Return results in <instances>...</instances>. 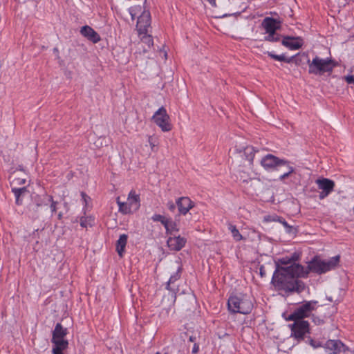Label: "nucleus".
<instances>
[{"label":"nucleus","instance_id":"obj_3","mask_svg":"<svg viewBox=\"0 0 354 354\" xmlns=\"http://www.w3.org/2000/svg\"><path fill=\"white\" fill-rule=\"evenodd\" d=\"M306 58L308 64V73L313 75H323L324 73H331L336 66L335 62L329 58L322 59L315 56L312 61L307 55H303Z\"/></svg>","mask_w":354,"mask_h":354},{"label":"nucleus","instance_id":"obj_38","mask_svg":"<svg viewBox=\"0 0 354 354\" xmlns=\"http://www.w3.org/2000/svg\"><path fill=\"white\" fill-rule=\"evenodd\" d=\"M308 339L306 342H309V344L313 347V348H317L318 346H319V344L317 343L316 342H315L312 338H310V337H307Z\"/></svg>","mask_w":354,"mask_h":354},{"label":"nucleus","instance_id":"obj_23","mask_svg":"<svg viewBox=\"0 0 354 354\" xmlns=\"http://www.w3.org/2000/svg\"><path fill=\"white\" fill-rule=\"evenodd\" d=\"M181 267H178L177 269V271L170 277L167 286L166 288L169 290H174V289L171 287V285L173 284L176 281L178 280L180 278L181 275Z\"/></svg>","mask_w":354,"mask_h":354},{"label":"nucleus","instance_id":"obj_50","mask_svg":"<svg viewBox=\"0 0 354 354\" xmlns=\"http://www.w3.org/2000/svg\"><path fill=\"white\" fill-rule=\"evenodd\" d=\"M64 205V207L68 209V203L66 202H65Z\"/></svg>","mask_w":354,"mask_h":354},{"label":"nucleus","instance_id":"obj_52","mask_svg":"<svg viewBox=\"0 0 354 354\" xmlns=\"http://www.w3.org/2000/svg\"><path fill=\"white\" fill-rule=\"evenodd\" d=\"M156 354H160L159 352L156 353Z\"/></svg>","mask_w":354,"mask_h":354},{"label":"nucleus","instance_id":"obj_33","mask_svg":"<svg viewBox=\"0 0 354 354\" xmlns=\"http://www.w3.org/2000/svg\"><path fill=\"white\" fill-rule=\"evenodd\" d=\"M279 217L277 215H268L264 216V221L266 222H277L279 220Z\"/></svg>","mask_w":354,"mask_h":354},{"label":"nucleus","instance_id":"obj_29","mask_svg":"<svg viewBox=\"0 0 354 354\" xmlns=\"http://www.w3.org/2000/svg\"><path fill=\"white\" fill-rule=\"evenodd\" d=\"M140 44H146L149 48H151L153 44L152 37L149 35L143 36L142 38L141 39Z\"/></svg>","mask_w":354,"mask_h":354},{"label":"nucleus","instance_id":"obj_26","mask_svg":"<svg viewBox=\"0 0 354 354\" xmlns=\"http://www.w3.org/2000/svg\"><path fill=\"white\" fill-rule=\"evenodd\" d=\"M228 230L231 232L234 240L239 241L243 239V236L240 234L239 230L236 228L235 225L232 224H229Z\"/></svg>","mask_w":354,"mask_h":354},{"label":"nucleus","instance_id":"obj_20","mask_svg":"<svg viewBox=\"0 0 354 354\" xmlns=\"http://www.w3.org/2000/svg\"><path fill=\"white\" fill-rule=\"evenodd\" d=\"M127 202L131 205V209L133 211L137 210L140 205L139 195L137 194L135 191L131 190L129 194Z\"/></svg>","mask_w":354,"mask_h":354},{"label":"nucleus","instance_id":"obj_19","mask_svg":"<svg viewBox=\"0 0 354 354\" xmlns=\"http://www.w3.org/2000/svg\"><path fill=\"white\" fill-rule=\"evenodd\" d=\"M280 167H277V171H279L281 173L279 179L281 181H283L286 178L290 176L292 173H294L295 169L290 165V162L288 160H285L284 164H281Z\"/></svg>","mask_w":354,"mask_h":354},{"label":"nucleus","instance_id":"obj_47","mask_svg":"<svg viewBox=\"0 0 354 354\" xmlns=\"http://www.w3.org/2000/svg\"><path fill=\"white\" fill-rule=\"evenodd\" d=\"M212 6H216L215 0H207Z\"/></svg>","mask_w":354,"mask_h":354},{"label":"nucleus","instance_id":"obj_36","mask_svg":"<svg viewBox=\"0 0 354 354\" xmlns=\"http://www.w3.org/2000/svg\"><path fill=\"white\" fill-rule=\"evenodd\" d=\"M26 179L17 178H15L12 180L11 185H12L13 184L14 185H24L26 183Z\"/></svg>","mask_w":354,"mask_h":354},{"label":"nucleus","instance_id":"obj_49","mask_svg":"<svg viewBox=\"0 0 354 354\" xmlns=\"http://www.w3.org/2000/svg\"><path fill=\"white\" fill-rule=\"evenodd\" d=\"M189 340L190 342H195V340H196V337H194V336H190V337H189Z\"/></svg>","mask_w":354,"mask_h":354},{"label":"nucleus","instance_id":"obj_12","mask_svg":"<svg viewBox=\"0 0 354 354\" xmlns=\"http://www.w3.org/2000/svg\"><path fill=\"white\" fill-rule=\"evenodd\" d=\"M261 26L266 33H273L280 29L281 22L276 19L268 17L263 20Z\"/></svg>","mask_w":354,"mask_h":354},{"label":"nucleus","instance_id":"obj_46","mask_svg":"<svg viewBox=\"0 0 354 354\" xmlns=\"http://www.w3.org/2000/svg\"><path fill=\"white\" fill-rule=\"evenodd\" d=\"M133 11H134V10L132 8L130 10V14L131 15L132 19H134L136 17V13H133Z\"/></svg>","mask_w":354,"mask_h":354},{"label":"nucleus","instance_id":"obj_44","mask_svg":"<svg viewBox=\"0 0 354 354\" xmlns=\"http://www.w3.org/2000/svg\"><path fill=\"white\" fill-rule=\"evenodd\" d=\"M290 259L291 262V264L290 266L292 265L293 263H296L295 261H296L298 259V255L294 254Z\"/></svg>","mask_w":354,"mask_h":354},{"label":"nucleus","instance_id":"obj_4","mask_svg":"<svg viewBox=\"0 0 354 354\" xmlns=\"http://www.w3.org/2000/svg\"><path fill=\"white\" fill-rule=\"evenodd\" d=\"M68 334V329L64 328L60 323H57L53 331L51 342L53 344V354H64L63 351L68 346V340L64 337Z\"/></svg>","mask_w":354,"mask_h":354},{"label":"nucleus","instance_id":"obj_8","mask_svg":"<svg viewBox=\"0 0 354 354\" xmlns=\"http://www.w3.org/2000/svg\"><path fill=\"white\" fill-rule=\"evenodd\" d=\"M285 159H281L272 154L266 155L261 160V166L267 171H274L277 169L278 167L284 164Z\"/></svg>","mask_w":354,"mask_h":354},{"label":"nucleus","instance_id":"obj_43","mask_svg":"<svg viewBox=\"0 0 354 354\" xmlns=\"http://www.w3.org/2000/svg\"><path fill=\"white\" fill-rule=\"evenodd\" d=\"M198 351H199V346L198 344L195 343L192 348V353L196 354L198 352Z\"/></svg>","mask_w":354,"mask_h":354},{"label":"nucleus","instance_id":"obj_35","mask_svg":"<svg viewBox=\"0 0 354 354\" xmlns=\"http://www.w3.org/2000/svg\"><path fill=\"white\" fill-rule=\"evenodd\" d=\"M171 218H167L165 217H164V218L161 221V223L163 225V226L165 227V230H166V232H168L169 230V225L170 223H171Z\"/></svg>","mask_w":354,"mask_h":354},{"label":"nucleus","instance_id":"obj_32","mask_svg":"<svg viewBox=\"0 0 354 354\" xmlns=\"http://www.w3.org/2000/svg\"><path fill=\"white\" fill-rule=\"evenodd\" d=\"M46 198L48 199V201L51 203L50 207V210H51V212L53 214L55 212H56V211H57V202L53 201L52 196H46Z\"/></svg>","mask_w":354,"mask_h":354},{"label":"nucleus","instance_id":"obj_11","mask_svg":"<svg viewBox=\"0 0 354 354\" xmlns=\"http://www.w3.org/2000/svg\"><path fill=\"white\" fill-rule=\"evenodd\" d=\"M35 203L28 205L26 211L28 216L32 219H37L39 217L44 205V202L38 196L35 198Z\"/></svg>","mask_w":354,"mask_h":354},{"label":"nucleus","instance_id":"obj_5","mask_svg":"<svg viewBox=\"0 0 354 354\" xmlns=\"http://www.w3.org/2000/svg\"><path fill=\"white\" fill-rule=\"evenodd\" d=\"M317 304V301L313 300L304 301L285 319L286 320H304V318L309 317L312 312L316 309Z\"/></svg>","mask_w":354,"mask_h":354},{"label":"nucleus","instance_id":"obj_10","mask_svg":"<svg viewBox=\"0 0 354 354\" xmlns=\"http://www.w3.org/2000/svg\"><path fill=\"white\" fill-rule=\"evenodd\" d=\"M151 24V15L149 11L144 10L138 17L137 29L139 34H146Z\"/></svg>","mask_w":354,"mask_h":354},{"label":"nucleus","instance_id":"obj_31","mask_svg":"<svg viewBox=\"0 0 354 354\" xmlns=\"http://www.w3.org/2000/svg\"><path fill=\"white\" fill-rule=\"evenodd\" d=\"M279 265L280 267H283V268H286V267H288L289 266H288V264H291V262H290V259H289L288 258H282V259H279V262H277L276 263V266L277 265ZM277 270V268L275 269V270Z\"/></svg>","mask_w":354,"mask_h":354},{"label":"nucleus","instance_id":"obj_30","mask_svg":"<svg viewBox=\"0 0 354 354\" xmlns=\"http://www.w3.org/2000/svg\"><path fill=\"white\" fill-rule=\"evenodd\" d=\"M277 222H279V223H281V224L284 226V227L286 229V232H287L288 233H290H290H292V231H293V230H294V229H293V227H292V226H290V225H289V224H288V223L285 221V219H284L283 218H282V217H281V216H280V217H279V220H278V221H277Z\"/></svg>","mask_w":354,"mask_h":354},{"label":"nucleus","instance_id":"obj_13","mask_svg":"<svg viewBox=\"0 0 354 354\" xmlns=\"http://www.w3.org/2000/svg\"><path fill=\"white\" fill-rule=\"evenodd\" d=\"M176 205L180 214L185 215L194 206V203L188 197H180L176 201Z\"/></svg>","mask_w":354,"mask_h":354},{"label":"nucleus","instance_id":"obj_37","mask_svg":"<svg viewBox=\"0 0 354 354\" xmlns=\"http://www.w3.org/2000/svg\"><path fill=\"white\" fill-rule=\"evenodd\" d=\"M164 216H162L160 214H154L152 217H151V219L154 221V222H161V221L164 218Z\"/></svg>","mask_w":354,"mask_h":354},{"label":"nucleus","instance_id":"obj_42","mask_svg":"<svg viewBox=\"0 0 354 354\" xmlns=\"http://www.w3.org/2000/svg\"><path fill=\"white\" fill-rule=\"evenodd\" d=\"M259 274L261 277H264L266 275V272L263 266H261L259 268Z\"/></svg>","mask_w":354,"mask_h":354},{"label":"nucleus","instance_id":"obj_39","mask_svg":"<svg viewBox=\"0 0 354 354\" xmlns=\"http://www.w3.org/2000/svg\"><path fill=\"white\" fill-rule=\"evenodd\" d=\"M344 80L349 84H354V75H347V76H345L344 77Z\"/></svg>","mask_w":354,"mask_h":354},{"label":"nucleus","instance_id":"obj_40","mask_svg":"<svg viewBox=\"0 0 354 354\" xmlns=\"http://www.w3.org/2000/svg\"><path fill=\"white\" fill-rule=\"evenodd\" d=\"M176 203H174L172 201L167 203V207L171 212H174L176 209Z\"/></svg>","mask_w":354,"mask_h":354},{"label":"nucleus","instance_id":"obj_14","mask_svg":"<svg viewBox=\"0 0 354 354\" xmlns=\"http://www.w3.org/2000/svg\"><path fill=\"white\" fill-rule=\"evenodd\" d=\"M267 54L269 57H270L272 59L280 61V62H284L286 63H291L295 62L296 65L299 66L301 64L302 59L301 57H298L299 54L292 56L290 57H287L285 56L284 54L278 55L274 54L272 52H267Z\"/></svg>","mask_w":354,"mask_h":354},{"label":"nucleus","instance_id":"obj_6","mask_svg":"<svg viewBox=\"0 0 354 354\" xmlns=\"http://www.w3.org/2000/svg\"><path fill=\"white\" fill-rule=\"evenodd\" d=\"M294 323L290 324L291 336L297 341L304 340L306 334L310 333L309 323L305 320L293 319Z\"/></svg>","mask_w":354,"mask_h":354},{"label":"nucleus","instance_id":"obj_48","mask_svg":"<svg viewBox=\"0 0 354 354\" xmlns=\"http://www.w3.org/2000/svg\"><path fill=\"white\" fill-rule=\"evenodd\" d=\"M63 217V214L62 212H59L58 214H57V218L59 220H61Z\"/></svg>","mask_w":354,"mask_h":354},{"label":"nucleus","instance_id":"obj_1","mask_svg":"<svg viewBox=\"0 0 354 354\" xmlns=\"http://www.w3.org/2000/svg\"><path fill=\"white\" fill-rule=\"evenodd\" d=\"M340 257L337 255L325 261L319 257H315L306 268L299 263L283 268L277 265V270L274 272L272 283L279 290L286 293L302 292L305 288V283L298 279L299 277L306 278L310 272L321 274L335 269L339 262Z\"/></svg>","mask_w":354,"mask_h":354},{"label":"nucleus","instance_id":"obj_28","mask_svg":"<svg viewBox=\"0 0 354 354\" xmlns=\"http://www.w3.org/2000/svg\"><path fill=\"white\" fill-rule=\"evenodd\" d=\"M267 34L268 35L264 37L265 41L277 42L280 40V35L277 33L276 32L273 33L268 32Z\"/></svg>","mask_w":354,"mask_h":354},{"label":"nucleus","instance_id":"obj_9","mask_svg":"<svg viewBox=\"0 0 354 354\" xmlns=\"http://www.w3.org/2000/svg\"><path fill=\"white\" fill-rule=\"evenodd\" d=\"M318 188L322 190L319 193V198L323 200L333 190L335 183L328 178H319L316 180Z\"/></svg>","mask_w":354,"mask_h":354},{"label":"nucleus","instance_id":"obj_41","mask_svg":"<svg viewBox=\"0 0 354 354\" xmlns=\"http://www.w3.org/2000/svg\"><path fill=\"white\" fill-rule=\"evenodd\" d=\"M313 322L317 325H319V324H322L324 323L323 319H319V317H315L314 315H313Z\"/></svg>","mask_w":354,"mask_h":354},{"label":"nucleus","instance_id":"obj_45","mask_svg":"<svg viewBox=\"0 0 354 354\" xmlns=\"http://www.w3.org/2000/svg\"><path fill=\"white\" fill-rule=\"evenodd\" d=\"M81 196H82V198L84 199V201H85V203H86L87 202L86 198H88V196L84 192H82Z\"/></svg>","mask_w":354,"mask_h":354},{"label":"nucleus","instance_id":"obj_25","mask_svg":"<svg viewBox=\"0 0 354 354\" xmlns=\"http://www.w3.org/2000/svg\"><path fill=\"white\" fill-rule=\"evenodd\" d=\"M255 149L252 146H248L244 149V156H245L246 160H248L250 164H252L253 160L255 154Z\"/></svg>","mask_w":354,"mask_h":354},{"label":"nucleus","instance_id":"obj_27","mask_svg":"<svg viewBox=\"0 0 354 354\" xmlns=\"http://www.w3.org/2000/svg\"><path fill=\"white\" fill-rule=\"evenodd\" d=\"M94 223V218L91 216L82 217L80 218V225L82 227H88L93 225Z\"/></svg>","mask_w":354,"mask_h":354},{"label":"nucleus","instance_id":"obj_18","mask_svg":"<svg viewBox=\"0 0 354 354\" xmlns=\"http://www.w3.org/2000/svg\"><path fill=\"white\" fill-rule=\"evenodd\" d=\"M80 33L95 44L97 43L101 39L99 34L88 26L82 27Z\"/></svg>","mask_w":354,"mask_h":354},{"label":"nucleus","instance_id":"obj_17","mask_svg":"<svg viewBox=\"0 0 354 354\" xmlns=\"http://www.w3.org/2000/svg\"><path fill=\"white\" fill-rule=\"evenodd\" d=\"M326 348L331 351L334 354L339 353L340 352H346L348 348L339 340H328L326 343Z\"/></svg>","mask_w":354,"mask_h":354},{"label":"nucleus","instance_id":"obj_22","mask_svg":"<svg viewBox=\"0 0 354 354\" xmlns=\"http://www.w3.org/2000/svg\"><path fill=\"white\" fill-rule=\"evenodd\" d=\"M27 191V189L26 187L17 188V187H12V192L15 194V203L18 205H21L22 204V200L21 199V196Z\"/></svg>","mask_w":354,"mask_h":354},{"label":"nucleus","instance_id":"obj_15","mask_svg":"<svg viewBox=\"0 0 354 354\" xmlns=\"http://www.w3.org/2000/svg\"><path fill=\"white\" fill-rule=\"evenodd\" d=\"M300 41L301 39L299 37L284 36L281 44L290 50H298L302 46V43Z\"/></svg>","mask_w":354,"mask_h":354},{"label":"nucleus","instance_id":"obj_34","mask_svg":"<svg viewBox=\"0 0 354 354\" xmlns=\"http://www.w3.org/2000/svg\"><path fill=\"white\" fill-rule=\"evenodd\" d=\"M169 230L168 232H166L167 234H173L174 232H178V229L176 227V223L174 221H171V223L169 225Z\"/></svg>","mask_w":354,"mask_h":354},{"label":"nucleus","instance_id":"obj_7","mask_svg":"<svg viewBox=\"0 0 354 354\" xmlns=\"http://www.w3.org/2000/svg\"><path fill=\"white\" fill-rule=\"evenodd\" d=\"M153 122L162 129V131H169L171 129L170 118L166 109L162 106L158 109L152 117Z\"/></svg>","mask_w":354,"mask_h":354},{"label":"nucleus","instance_id":"obj_16","mask_svg":"<svg viewBox=\"0 0 354 354\" xmlns=\"http://www.w3.org/2000/svg\"><path fill=\"white\" fill-rule=\"evenodd\" d=\"M186 239L181 237L180 236L169 237L167 239L168 247L171 250L179 251L180 250L186 243Z\"/></svg>","mask_w":354,"mask_h":354},{"label":"nucleus","instance_id":"obj_2","mask_svg":"<svg viewBox=\"0 0 354 354\" xmlns=\"http://www.w3.org/2000/svg\"><path fill=\"white\" fill-rule=\"evenodd\" d=\"M227 308L232 314L247 315L252 311L253 304L248 295L239 293L230 296L227 300Z\"/></svg>","mask_w":354,"mask_h":354},{"label":"nucleus","instance_id":"obj_51","mask_svg":"<svg viewBox=\"0 0 354 354\" xmlns=\"http://www.w3.org/2000/svg\"><path fill=\"white\" fill-rule=\"evenodd\" d=\"M143 51H144V52H147V49H145V47H143Z\"/></svg>","mask_w":354,"mask_h":354},{"label":"nucleus","instance_id":"obj_21","mask_svg":"<svg viewBox=\"0 0 354 354\" xmlns=\"http://www.w3.org/2000/svg\"><path fill=\"white\" fill-rule=\"evenodd\" d=\"M128 236L125 234H121L116 243V250L120 257H122L123 252L127 243Z\"/></svg>","mask_w":354,"mask_h":354},{"label":"nucleus","instance_id":"obj_24","mask_svg":"<svg viewBox=\"0 0 354 354\" xmlns=\"http://www.w3.org/2000/svg\"><path fill=\"white\" fill-rule=\"evenodd\" d=\"M117 203L119 207V211L122 212V214H130L133 212V209H131V205L127 203L120 202L119 201V197L117 198Z\"/></svg>","mask_w":354,"mask_h":354}]
</instances>
